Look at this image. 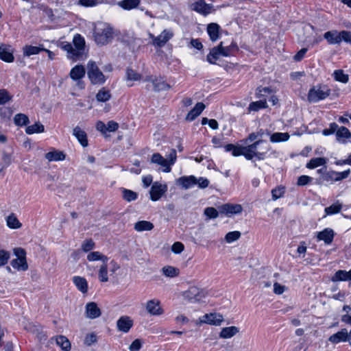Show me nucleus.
Instances as JSON below:
<instances>
[{
	"mask_svg": "<svg viewBox=\"0 0 351 351\" xmlns=\"http://www.w3.org/2000/svg\"><path fill=\"white\" fill-rule=\"evenodd\" d=\"M220 47H221V43L217 47H213L208 54L206 57L207 61L210 64H215L216 62L219 59L221 56H222V53L220 51Z\"/></svg>",
	"mask_w": 351,
	"mask_h": 351,
	"instance_id": "cd10ccee",
	"label": "nucleus"
},
{
	"mask_svg": "<svg viewBox=\"0 0 351 351\" xmlns=\"http://www.w3.org/2000/svg\"><path fill=\"white\" fill-rule=\"evenodd\" d=\"M168 186L165 183L155 182L152 185L149 194L153 202L159 200L167 191Z\"/></svg>",
	"mask_w": 351,
	"mask_h": 351,
	"instance_id": "1a4fd4ad",
	"label": "nucleus"
},
{
	"mask_svg": "<svg viewBox=\"0 0 351 351\" xmlns=\"http://www.w3.org/2000/svg\"><path fill=\"white\" fill-rule=\"evenodd\" d=\"M162 273L167 277L174 278L179 275V269L173 266H165L162 268Z\"/></svg>",
	"mask_w": 351,
	"mask_h": 351,
	"instance_id": "8fccbe9b",
	"label": "nucleus"
},
{
	"mask_svg": "<svg viewBox=\"0 0 351 351\" xmlns=\"http://www.w3.org/2000/svg\"><path fill=\"white\" fill-rule=\"evenodd\" d=\"M267 107V101L260 100L257 101L252 102L248 107L249 111H258L262 108H266Z\"/></svg>",
	"mask_w": 351,
	"mask_h": 351,
	"instance_id": "3c124183",
	"label": "nucleus"
},
{
	"mask_svg": "<svg viewBox=\"0 0 351 351\" xmlns=\"http://www.w3.org/2000/svg\"><path fill=\"white\" fill-rule=\"evenodd\" d=\"M243 156H244L247 160H252L254 157L258 160H263L265 158L264 153L252 151L247 149L246 146H244Z\"/></svg>",
	"mask_w": 351,
	"mask_h": 351,
	"instance_id": "c9c22d12",
	"label": "nucleus"
},
{
	"mask_svg": "<svg viewBox=\"0 0 351 351\" xmlns=\"http://www.w3.org/2000/svg\"><path fill=\"white\" fill-rule=\"evenodd\" d=\"M45 131L44 125L40 123L36 122L32 125H29L25 128L26 134L31 135L36 133H43Z\"/></svg>",
	"mask_w": 351,
	"mask_h": 351,
	"instance_id": "37998d69",
	"label": "nucleus"
},
{
	"mask_svg": "<svg viewBox=\"0 0 351 351\" xmlns=\"http://www.w3.org/2000/svg\"><path fill=\"white\" fill-rule=\"evenodd\" d=\"M111 97V95L109 90L101 88L96 95V98L98 101L106 102L108 101Z\"/></svg>",
	"mask_w": 351,
	"mask_h": 351,
	"instance_id": "603ef678",
	"label": "nucleus"
},
{
	"mask_svg": "<svg viewBox=\"0 0 351 351\" xmlns=\"http://www.w3.org/2000/svg\"><path fill=\"white\" fill-rule=\"evenodd\" d=\"M72 134L82 147H86L88 146V141L87 134L79 125L75 126L73 129Z\"/></svg>",
	"mask_w": 351,
	"mask_h": 351,
	"instance_id": "5701e85b",
	"label": "nucleus"
},
{
	"mask_svg": "<svg viewBox=\"0 0 351 351\" xmlns=\"http://www.w3.org/2000/svg\"><path fill=\"white\" fill-rule=\"evenodd\" d=\"M335 80L341 83H347L348 82V75L345 74L343 70H335L332 74Z\"/></svg>",
	"mask_w": 351,
	"mask_h": 351,
	"instance_id": "864d4df0",
	"label": "nucleus"
},
{
	"mask_svg": "<svg viewBox=\"0 0 351 351\" xmlns=\"http://www.w3.org/2000/svg\"><path fill=\"white\" fill-rule=\"evenodd\" d=\"M219 210L221 214L228 217L234 215H238L242 213L243 207L239 204H224L219 207Z\"/></svg>",
	"mask_w": 351,
	"mask_h": 351,
	"instance_id": "ddd939ff",
	"label": "nucleus"
},
{
	"mask_svg": "<svg viewBox=\"0 0 351 351\" xmlns=\"http://www.w3.org/2000/svg\"><path fill=\"white\" fill-rule=\"evenodd\" d=\"M176 183L183 189H188L195 185V177L194 176H184L176 180Z\"/></svg>",
	"mask_w": 351,
	"mask_h": 351,
	"instance_id": "393cba45",
	"label": "nucleus"
},
{
	"mask_svg": "<svg viewBox=\"0 0 351 351\" xmlns=\"http://www.w3.org/2000/svg\"><path fill=\"white\" fill-rule=\"evenodd\" d=\"M191 9L203 16H207L213 11V5L207 3L205 0H195L191 5Z\"/></svg>",
	"mask_w": 351,
	"mask_h": 351,
	"instance_id": "9b49d317",
	"label": "nucleus"
},
{
	"mask_svg": "<svg viewBox=\"0 0 351 351\" xmlns=\"http://www.w3.org/2000/svg\"><path fill=\"white\" fill-rule=\"evenodd\" d=\"M324 38L329 45H339L342 41L351 44V32L333 29L325 32Z\"/></svg>",
	"mask_w": 351,
	"mask_h": 351,
	"instance_id": "20e7f679",
	"label": "nucleus"
},
{
	"mask_svg": "<svg viewBox=\"0 0 351 351\" xmlns=\"http://www.w3.org/2000/svg\"><path fill=\"white\" fill-rule=\"evenodd\" d=\"M335 232L332 229L326 228L322 231L317 232L316 238L317 241H323L325 244H330L334 239Z\"/></svg>",
	"mask_w": 351,
	"mask_h": 351,
	"instance_id": "6ab92c4d",
	"label": "nucleus"
},
{
	"mask_svg": "<svg viewBox=\"0 0 351 351\" xmlns=\"http://www.w3.org/2000/svg\"><path fill=\"white\" fill-rule=\"evenodd\" d=\"M83 252L89 253L95 248V243L92 239H86L81 245Z\"/></svg>",
	"mask_w": 351,
	"mask_h": 351,
	"instance_id": "5fc2aeb1",
	"label": "nucleus"
},
{
	"mask_svg": "<svg viewBox=\"0 0 351 351\" xmlns=\"http://www.w3.org/2000/svg\"><path fill=\"white\" fill-rule=\"evenodd\" d=\"M327 160L325 158H313L306 164L308 169H313L316 167L323 166L326 163Z\"/></svg>",
	"mask_w": 351,
	"mask_h": 351,
	"instance_id": "49530a36",
	"label": "nucleus"
},
{
	"mask_svg": "<svg viewBox=\"0 0 351 351\" xmlns=\"http://www.w3.org/2000/svg\"><path fill=\"white\" fill-rule=\"evenodd\" d=\"M126 75L128 81H139L141 79V75L131 69H127Z\"/></svg>",
	"mask_w": 351,
	"mask_h": 351,
	"instance_id": "4d7b16f0",
	"label": "nucleus"
},
{
	"mask_svg": "<svg viewBox=\"0 0 351 351\" xmlns=\"http://www.w3.org/2000/svg\"><path fill=\"white\" fill-rule=\"evenodd\" d=\"M12 97L5 89L0 90V104H4L11 99Z\"/></svg>",
	"mask_w": 351,
	"mask_h": 351,
	"instance_id": "0e129e2a",
	"label": "nucleus"
},
{
	"mask_svg": "<svg viewBox=\"0 0 351 351\" xmlns=\"http://www.w3.org/2000/svg\"><path fill=\"white\" fill-rule=\"evenodd\" d=\"M285 188L282 186H278L277 188L274 189L271 191L272 199L276 200L280 197H282L285 193Z\"/></svg>",
	"mask_w": 351,
	"mask_h": 351,
	"instance_id": "052dcab7",
	"label": "nucleus"
},
{
	"mask_svg": "<svg viewBox=\"0 0 351 351\" xmlns=\"http://www.w3.org/2000/svg\"><path fill=\"white\" fill-rule=\"evenodd\" d=\"M153 228V223L148 221H139L134 224V230L137 232L149 231Z\"/></svg>",
	"mask_w": 351,
	"mask_h": 351,
	"instance_id": "a19ab883",
	"label": "nucleus"
},
{
	"mask_svg": "<svg viewBox=\"0 0 351 351\" xmlns=\"http://www.w3.org/2000/svg\"><path fill=\"white\" fill-rule=\"evenodd\" d=\"M210 182L207 178L200 177L199 178H197L195 177V185H198V186L201 189H205L206 188Z\"/></svg>",
	"mask_w": 351,
	"mask_h": 351,
	"instance_id": "338daca9",
	"label": "nucleus"
},
{
	"mask_svg": "<svg viewBox=\"0 0 351 351\" xmlns=\"http://www.w3.org/2000/svg\"><path fill=\"white\" fill-rule=\"evenodd\" d=\"M134 325L133 319L128 315L121 316L117 321V330L123 333L128 332Z\"/></svg>",
	"mask_w": 351,
	"mask_h": 351,
	"instance_id": "2eb2a0df",
	"label": "nucleus"
},
{
	"mask_svg": "<svg viewBox=\"0 0 351 351\" xmlns=\"http://www.w3.org/2000/svg\"><path fill=\"white\" fill-rule=\"evenodd\" d=\"M59 47L67 53L66 56L69 59L73 61L80 60L79 53L76 52L75 49L70 43L61 42Z\"/></svg>",
	"mask_w": 351,
	"mask_h": 351,
	"instance_id": "aec40b11",
	"label": "nucleus"
},
{
	"mask_svg": "<svg viewBox=\"0 0 351 351\" xmlns=\"http://www.w3.org/2000/svg\"><path fill=\"white\" fill-rule=\"evenodd\" d=\"M204 213L208 219H216L219 216V211L213 207L206 208Z\"/></svg>",
	"mask_w": 351,
	"mask_h": 351,
	"instance_id": "13d9d810",
	"label": "nucleus"
},
{
	"mask_svg": "<svg viewBox=\"0 0 351 351\" xmlns=\"http://www.w3.org/2000/svg\"><path fill=\"white\" fill-rule=\"evenodd\" d=\"M120 269L119 264L114 260L101 263L98 269V280L101 282H107L109 276H114Z\"/></svg>",
	"mask_w": 351,
	"mask_h": 351,
	"instance_id": "7ed1b4c3",
	"label": "nucleus"
},
{
	"mask_svg": "<svg viewBox=\"0 0 351 351\" xmlns=\"http://www.w3.org/2000/svg\"><path fill=\"white\" fill-rule=\"evenodd\" d=\"M43 48L40 47L25 45L23 47V52L25 56L29 57L32 55L38 54L40 51H43Z\"/></svg>",
	"mask_w": 351,
	"mask_h": 351,
	"instance_id": "c03bdc74",
	"label": "nucleus"
},
{
	"mask_svg": "<svg viewBox=\"0 0 351 351\" xmlns=\"http://www.w3.org/2000/svg\"><path fill=\"white\" fill-rule=\"evenodd\" d=\"M14 254L16 256L10 264L12 267L18 270L25 271L28 269V264L26 261V252L25 250L21 247L14 249Z\"/></svg>",
	"mask_w": 351,
	"mask_h": 351,
	"instance_id": "6e6552de",
	"label": "nucleus"
},
{
	"mask_svg": "<svg viewBox=\"0 0 351 351\" xmlns=\"http://www.w3.org/2000/svg\"><path fill=\"white\" fill-rule=\"evenodd\" d=\"M337 141L344 143L346 138H351V133L348 128L346 127H340L338 128L336 132Z\"/></svg>",
	"mask_w": 351,
	"mask_h": 351,
	"instance_id": "ea45409f",
	"label": "nucleus"
},
{
	"mask_svg": "<svg viewBox=\"0 0 351 351\" xmlns=\"http://www.w3.org/2000/svg\"><path fill=\"white\" fill-rule=\"evenodd\" d=\"M239 332V328L237 326H232L223 328L219 333V337L222 339H229Z\"/></svg>",
	"mask_w": 351,
	"mask_h": 351,
	"instance_id": "c756f323",
	"label": "nucleus"
},
{
	"mask_svg": "<svg viewBox=\"0 0 351 351\" xmlns=\"http://www.w3.org/2000/svg\"><path fill=\"white\" fill-rule=\"evenodd\" d=\"M351 280V269L348 271L345 270H339L332 278L333 282L335 281H346Z\"/></svg>",
	"mask_w": 351,
	"mask_h": 351,
	"instance_id": "f704fd0d",
	"label": "nucleus"
},
{
	"mask_svg": "<svg viewBox=\"0 0 351 351\" xmlns=\"http://www.w3.org/2000/svg\"><path fill=\"white\" fill-rule=\"evenodd\" d=\"M173 36V33L170 29H164L161 34L155 36L152 34H149V37L152 39V44L156 47L164 46Z\"/></svg>",
	"mask_w": 351,
	"mask_h": 351,
	"instance_id": "9d476101",
	"label": "nucleus"
},
{
	"mask_svg": "<svg viewBox=\"0 0 351 351\" xmlns=\"http://www.w3.org/2000/svg\"><path fill=\"white\" fill-rule=\"evenodd\" d=\"M45 157L49 162H52L64 160L66 156L62 151L53 149L52 151L45 154Z\"/></svg>",
	"mask_w": 351,
	"mask_h": 351,
	"instance_id": "c85d7f7f",
	"label": "nucleus"
},
{
	"mask_svg": "<svg viewBox=\"0 0 351 351\" xmlns=\"http://www.w3.org/2000/svg\"><path fill=\"white\" fill-rule=\"evenodd\" d=\"M114 35V29L110 24L104 22H97L95 24L93 37L98 45H106L110 43Z\"/></svg>",
	"mask_w": 351,
	"mask_h": 351,
	"instance_id": "f257e3e1",
	"label": "nucleus"
},
{
	"mask_svg": "<svg viewBox=\"0 0 351 351\" xmlns=\"http://www.w3.org/2000/svg\"><path fill=\"white\" fill-rule=\"evenodd\" d=\"M224 148L226 152H231L233 156H239L243 155L244 146L228 144Z\"/></svg>",
	"mask_w": 351,
	"mask_h": 351,
	"instance_id": "79ce46f5",
	"label": "nucleus"
},
{
	"mask_svg": "<svg viewBox=\"0 0 351 351\" xmlns=\"http://www.w3.org/2000/svg\"><path fill=\"white\" fill-rule=\"evenodd\" d=\"M241 232L239 231H232L228 232L225 236V240L228 243H233L237 241L241 237Z\"/></svg>",
	"mask_w": 351,
	"mask_h": 351,
	"instance_id": "6e6d98bb",
	"label": "nucleus"
},
{
	"mask_svg": "<svg viewBox=\"0 0 351 351\" xmlns=\"http://www.w3.org/2000/svg\"><path fill=\"white\" fill-rule=\"evenodd\" d=\"M86 259L89 262L101 261V263L110 260L109 257L99 251L90 252L86 256Z\"/></svg>",
	"mask_w": 351,
	"mask_h": 351,
	"instance_id": "bb28decb",
	"label": "nucleus"
},
{
	"mask_svg": "<svg viewBox=\"0 0 351 351\" xmlns=\"http://www.w3.org/2000/svg\"><path fill=\"white\" fill-rule=\"evenodd\" d=\"M221 47H220V51L222 53V56L228 57L232 56L233 53L238 51V47L236 43H231L229 46L224 47L223 45V42H221Z\"/></svg>",
	"mask_w": 351,
	"mask_h": 351,
	"instance_id": "e433bc0d",
	"label": "nucleus"
},
{
	"mask_svg": "<svg viewBox=\"0 0 351 351\" xmlns=\"http://www.w3.org/2000/svg\"><path fill=\"white\" fill-rule=\"evenodd\" d=\"M14 122L17 126H25L29 122L28 117L23 113H18L14 117Z\"/></svg>",
	"mask_w": 351,
	"mask_h": 351,
	"instance_id": "09e8293b",
	"label": "nucleus"
},
{
	"mask_svg": "<svg viewBox=\"0 0 351 351\" xmlns=\"http://www.w3.org/2000/svg\"><path fill=\"white\" fill-rule=\"evenodd\" d=\"M153 85L156 91L166 90L171 88L162 78H156L153 80Z\"/></svg>",
	"mask_w": 351,
	"mask_h": 351,
	"instance_id": "de8ad7c7",
	"label": "nucleus"
},
{
	"mask_svg": "<svg viewBox=\"0 0 351 351\" xmlns=\"http://www.w3.org/2000/svg\"><path fill=\"white\" fill-rule=\"evenodd\" d=\"M328 341L333 344H337L340 342H346L348 341V332L346 328H343L337 333L331 335Z\"/></svg>",
	"mask_w": 351,
	"mask_h": 351,
	"instance_id": "b1692460",
	"label": "nucleus"
},
{
	"mask_svg": "<svg viewBox=\"0 0 351 351\" xmlns=\"http://www.w3.org/2000/svg\"><path fill=\"white\" fill-rule=\"evenodd\" d=\"M72 282L78 291L82 294H86L88 291V285L86 279L80 276H75L72 278Z\"/></svg>",
	"mask_w": 351,
	"mask_h": 351,
	"instance_id": "4be33fe9",
	"label": "nucleus"
},
{
	"mask_svg": "<svg viewBox=\"0 0 351 351\" xmlns=\"http://www.w3.org/2000/svg\"><path fill=\"white\" fill-rule=\"evenodd\" d=\"M97 340V337L95 333L91 332L86 335L84 339V343L88 346L94 344Z\"/></svg>",
	"mask_w": 351,
	"mask_h": 351,
	"instance_id": "e2e57ef3",
	"label": "nucleus"
},
{
	"mask_svg": "<svg viewBox=\"0 0 351 351\" xmlns=\"http://www.w3.org/2000/svg\"><path fill=\"white\" fill-rule=\"evenodd\" d=\"M10 258L9 252L1 250H0V267L4 266L7 264Z\"/></svg>",
	"mask_w": 351,
	"mask_h": 351,
	"instance_id": "680f3d73",
	"label": "nucleus"
},
{
	"mask_svg": "<svg viewBox=\"0 0 351 351\" xmlns=\"http://www.w3.org/2000/svg\"><path fill=\"white\" fill-rule=\"evenodd\" d=\"M142 341L139 339H135L130 346V351H139L142 347Z\"/></svg>",
	"mask_w": 351,
	"mask_h": 351,
	"instance_id": "774afa93",
	"label": "nucleus"
},
{
	"mask_svg": "<svg viewBox=\"0 0 351 351\" xmlns=\"http://www.w3.org/2000/svg\"><path fill=\"white\" fill-rule=\"evenodd\" d=\"M290 136L287 132H275L270 136V141L272 143H279L287 141Z\"/></svg>",
	"mask_w": 351,
	"mask_h": 351,
	"instance_id": "a18cd8bd",
	"label": "nucleus"
},
{
	"mask_svg": "<svg viewBox=\"0 0 351 351\" xmlns=\"http://www.w3.org/2000/svg\"><path fill=\"white\" fill-rule=\"evenodd\" d=\"M350 173V169L341 172L331 171L328 172V176L330 178V180L337 182L347 178L349 176Z\"/></svg>",
	"mask_w": 351,
	"mask_h": 351,
	"instance_id": "473e14b6",
	"label": "nucleus"
},
{
	"mask_svg": "<svg viewBox=\"0 0 351 351\" xmlns=\"http://www.w3.org/2000/svg\"><path fill=\"white\" fill-rule=\"evenodd\" d=\"M56 344L63 350V351H70L71 350V343L69 340L63 335L58 336L56 338Z\"/></svg>",
	"mask_w": 351,
	"mask_h": 351,
	"instance_id": "4c0bfd02",
	"label": "nucleus"
},
{
	"mask_svg": "<svg viewBox=\"0 0 351 351\" xmlns=\"http://www.w3.org/2000/svg\"><path fill=\"white\" fill-rule=\"evenodd\" d=\"M73 42L74 43V49L77 53H79V57L80 60L84 58V45L85 40L84 38L80 34H76L73 37Z\"/></svg>",
	"mask_w": 351,
	"mask_h": 351,
	"instance_id": "412c9836",
	"label": "nucleus"
},
{
	"mask_svg": "<svg viewBox=\"0 0 351 351\" xmlns=\"http://www.w3.org/2000/svg\"><path fill=\"white\" fill-rule=\"evenodd\" d=\"M330 95V89L326 85L317 84L311 87L307 95L310 103H317L326 99Z\"/></svg>",
	"mask_w": 351,
	"mask_h": 351,
	"instance_id": "39448f33",
	"label": "nucleus"
},
{
	"mask_svg": "<svg viewBox=\"0 0 351 351\" xmlns=\"http://www.w3.org/2000/svg\"><path fill=\"white\" fill-rule=\"evenodd\" d=\"M123 197L128 202L134 201L137 198V194L128 189H123Z\"/></svg>",
	"mask_w": 351,
	"mask_h": 351,
	"instance_id": "bf43d9fd",
	"label": "nucleus"
},
{
	"mask_svg": "<svg viewBox=\"0 0 351 351\" xmlns=\"http://www.w3.org/2000/svg\"><path fill=\"white\" fill-rule=\"evenodd\" d=\"M177 159V153L175 149H171L167 158H164L158 153L154 154L151 157V162L160 166L161 170L165 173H169L171 167L175 164Z\"/></svg>",
	"mask_w": 351,
	"mask_h": 351,
	"instance_id": "f03ea898",
	"label": "nucleus"
},
{
	"mask_svg": "<svg viewBox=\"0 0 351 351\" xmlns=\"http://www.w3.org/2000/svg\"><path fill=\"white\" fill-rule=\"evenodd\" d=\"M220 27L217 23H210L207 27V32L210 39L215 42L219 38Z\"/></svg>",
	"mask_w": 351,
	"mask_h": 351,
	"instance_id": "2f4dec72",
	"label": "nucleus"
},
{
	"mask_svg": "<svg viewBox=\"0 0 351 351\" xmlns=\"http://www.w3.org/2000/svg\"><path fill=\"white\" fill-rule=\"evenodd\" d=\"M140 0H123L118 2V5L126 10H130L138 7Z\"/></svg>",
	"mask_w": 351,
	"mask_h": 351,
	"instance_id": "58836bf2",
	"label": "nucleus"
},
{
	"mask_svg": "<svg viewBox=\"0 0 351 351\" xmlns=\"http://www.w3.org/2000/svg\"><path fill=\"white\" fill-rule=\"evenodd\" d=\"M206 106L202 102H198L195 107L187 114L186 120L192 121L196 119L202 112L205 109Z\"/></svg>",
	"mask_w": 351,
	"mask_h": 351,
	"instance_id": "a878e982",
	"label": "nucleus"
},
{
	"mask_svg": "<svg viewBox=\"0 0 351 351\" xmlns=\"http://www.w3.org/2000/svg\"><path fill=\"white\" fill-rule=\"evenodd\" d=\"M6 225L11 229H19L22 226V223L19 221L14 213L10 214L5 218Z\"/></svg>",
	"mask_w": 351,
	"mask_h": 351,
	"instance_id": "72a5a7b5",
	"label": "nucleus"
},
{
	"mask_svg": "<svg viewBox=\"0 0 351 351\" xmlns=\"http://www.w3.org/2000/svg\"><path fill=\"white\" fill-rule=\"evenodd\" d=\"M85 314L87 318L93 319L99 317L101 315V312L95 302H90L86 304Z\"/></svg>",
	"mask_w": 351,
	"mask_h": 351,
	"instance_id": "a211bd4d",
	"label": "nucleus"
},
{
	"mask_svg": "<svg viewBox=\"0 0 351 351\" xmlns=\"http://www.w3.org/2000/svg\"><path fill=\"white\" fill-rule=\"evenodd\" d=\"M343 208V204L339 201H336L335 203H333L330 206L326 207L324 209L325 215H324V217H326L328 215H332L337 214L341 212V209Z\"/></svg>",
	"mask_w": 351,
	"mask_h": 351,
	"instance_id": "7c9ffc66",
	"label": "nucleus"
},
{
	"mask_svg": "<svg viewBox=\"0 0 351 351\" xmlns=\"http://www.w3.org/2000/svg\"><path fill=\"white\" fill-rule=\"evenodd\" d=\"M14 49L11 45L6 44L0 45V59L8 63L14 62Z\"/></svg>",
	"mask_w": 351,
	"mask_h": 351,
	"instance_id": "dca6fc26",
	"label": "nucleus"
},
{
	"mask_svg": "<svg viewBox=\"0 0 351 351\" xmlns=\"http://www.w3.org/2000/svg\"><path fill=\"white\" fill-rule=\"evenodd\" d=\"M182 295L185 300L191 303H195L203 302L206 298L207 293L204 289L193 286L186 291H183Z\"/></svg>",
	"mask_w": 351,
	"mask_h": 351,
	"instance_id": "0eeeda50",
	"label": "nucleus"
},
{
	"mask_svg": "<svg viewBox=\"0 0 351 351\" xmlns=\"http://www.w3.org/2000/svg\"><path fill=\"white\" fill-rule=\"evenodd\" d=\"M199 322L210 325L219 326L223 322V317L217 313L205 314L199 317Z\"/></svg>",
	"mask_w": 351,
	"mask_h": 351,
	"instance_id": "4468645a",
	"label": "nucleus"
},
{
	"mask_svg": "<svg viewBox=\"0 0 351 351\" xmlns=\"http://www.w3.org/2000/svg\"><path fill=\"white\" fill-rule=\"evenodd\" d=\"M87 75L93 84H103L106 81V77L101 71L96 62L92 60L87 63Z\"/></svg>",
	"mask_w": 351,
	"mask_h": 351,
	"instance_id": "423d86ee",
	"label": "nucleus"
},
{
	"mask_svg": "<svg viewBox=\"0 0 351 351\" xmlns=\"http://www.w3.org/2000/svg\"><path fill=\"white\" fill-rule=\"evenodd\" d=\"M99 4L98 0H79L78 5L83 7H95Z\"/></svg>",
	"mask_w": 351,
	"mask_h": 351,
	"instance_id": "69168bd1",
	"label": "nucleus"
},
{
	"mask_svg": "<svg viewBox=\"0 0 351 351\" xmlns=\"http://www.w3.org/2000/svg\"><path fill=\"white\" fill-rule=\"evenodd\" d=\"M86 73V70L82 65H75L71 69L69 73L70 77L75 82H78V85L83 88L82 84L80 82V80L82 79Z\"/></svg>",
	"mask_w": 351,
	"mask_h": 351,
	"instance_id": "f3484780",
	"label": "nucleus"
},
{
	"mask_svg": "<svg viewBox=\"0 0 351 351\" xmlns=\"http://www.w3.org/2000/svg\"><path fill=\"white\" fill-rule=\"evenodd\" d=\"M145 307L147 312L151 315L159 316L164 313L160 300L156 298L147 300Z\"/></svg>",
	"mask_w": 351,
	"mask_h": 351,
	"instance_id": "f8f14e48",
	"label": "nucleus"
}]
</instances>
